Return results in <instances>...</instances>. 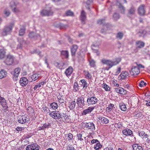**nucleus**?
<instances>
[{
  "mask_svg": "<svg viewBox=\"0 0 150 150\" xmlns=\"http://www.w3.org/2000/svg\"><path fill=\"white\" fill-rule=\"evenodd\" d=\"M144 7V5H142L139 7L138 9V13L140 15H144L145 13Z\"/></svg>",
  "mask_w": 150,
  "mask_h": 150,
  "instance_id": "obj_18",
  "label": "nucleus"
},
{
  "mask_svg": "<svg viewBox=\"0 0 150 150\" xmlns=\"http://www.w3.org/2000/svg\"><path fill=\"white\" fill-rule=\"evenodd\" d=\"M21 71V69L19 68H16L14 69L13 76V79L14 81H16L17 80L18 77Z\"/></svg>",
  "mask_w": 150,
  "mask_h": 150,
  "instance_id": "obj_10",
  "label": "nucleus"
},
{
  "mask_svg": "<svg viewBox=\"0 0 150 150\" xmlns=\"http://www.w3.org/2000/svg\"><path fill=\"white\" fill-rule=\"evenodd\" d=\"M93 0H88L86 2V4L87 6H86V7L88 9H90V8L89 6V5H90L93 2Z\"/></svg>",
  "mask_w": 150,
  "mask_h": 150,
  "instance_id": "obj_51",
  "label": "nucleus"
},
{
  "mask_svg": "<svg viewBox=\"0 0 150 150\" xmlns=\"http://www.w3.org/2000/svg\"><path fill=\"white\" fill-rule=\"evenodd\" d=\"M40 75L38 74H35L31 76L30 78L32 80L30 81L32 82V81H35L37 80L40 77Z\"/></svg>",
  "mask_w": 150,
  "mask_h": 150,
  "instance_id": "obj_29",
  "label": "nucleus"
},
{
  "mask_svg": "<svg viewBox=\"0 0 150 150\" xmlns=\"http://www.w3.org/2000/svg\"><path fill=\"white\" fill-rule=\"evenodd\" d=\"M128 75V73L126 71H123L121 73L118 78L120 80H122V79H126Z\"/></svg>",
  "mask_w": 150,
  "mask_h": 150,
  "instance_id": "obj_19",
  "label": "nucleus"
},
{
  "mask_svg": "<svg viewBox=\"0 0 150 150\" xmlns=\"http://www.w3.org/2000/svg\"><path fill=\"white\" fill-rule=\"evenodd\" d=\"M120 18V16L119 13H114L113 15V19L115 21H117V20L119 19Z\"/></svg>",
  "mask_w": 150,
  "mask_h": 150,
  "instance_id": "obj_42",
  "label": "nucleus"
},
{
  "mask_svg": "<svg viewBox=\"0 0 150 150\" xmlns=\"http://www.w3.org/2000/svg\"><path fill=\"white\" fill-rule=\"evenodd\" d=\"M13 26L14 23H10L8 25L5 26L0 32L1 35L5 36L10 34Z\"/></svg>",
  "mask_w": 150,
  "mask_h": 150,
  "instance_id": "obj_2",
  "label": "nucleus"
},
{
  "mask_svg": "<svg viewBox=\"0 0 150 150\" xmlns=\"http://www.w3.org/2000/svg\"><path fill=\"white\" fill-rule=\"evenodd\" d=\"M79 86L78 85V83L77 82H75L74 83V90L75 91H77L79 90Z\"/></svg>",
  "mask_w": 150,
  "mask_h": 150,
  "instance_id": "obj_52",
  "label": "nucleus"
},
{
  "mask_svg": "<svg viewBox=\"0 0 150 150\" xmlns=\"http://www.w3.org/2000/svg\"><path fill=\"white\" fill-rule=\"evenodd\" d=\"M121 58H116L113 60L103 59L101 60V62L103 64H106L109 67V68H110L118 64L121 61Z\"/></svg>",
  "mask_w": 150,
  "mask_h": 150,
  "instance_id": "obj_1",
  "label": "nucleus"
},
{
  "mask_svg": "<svg viewBox=\"0 0 150 150\" xmlns=\"http://www.w3.org/2000/svg\"><path fill=\"white\" fill-rule=\"evenodd\" d=\"M121 69L120 67L118 68L117 69V71L116 72L115 75H117L120 72Z\"/></svg>",
  "mask_w": 150,
  "mask_h": 150,
  "instance_id": "obj_60",
  "label": "nucleus"
},
{
  "mask_svg": "<svg viewBox=\"0 0 150 150\" xmlns=\"http://www.w3.org/2000/svg\"><path fill=\"white\" fill-rule=\"evenodd\" d=\"M25 26L23 25L22 28H21L19 31V35L20 36L23 35L25 33Z\"/></svg>",
  "mask_w": 150,
  "mask_h": 150,
  "instance_id": "obj_32",
  "label": "nucleus"
},
{
  "mask_svg": "<svg viewBox=\"0 0 150 150\" xmlns=\"http://www.w3.org/2000/svg\"><path fill=\"white\" fill-rule=\"evenodd\" d=\"M49 115L55 119L62 118V113L60 112L59 111L55 110L50 112Z\"/></svg>",
  "mask_w": 150,
  "mask_h": 150,
  "instance_id": "obj_4",
  "label": "nucleus"
},
{
  "mask_svg": "<svg viewBox=\"0 0 150 150\" xmlns=\"http://www.w3.org/2000/svg\"><path fill=\"white\" fill-rule=\"evenodd\" d=\"M50 106L51 108H52L53 109L56 110L57 108L58 105L57 103L53 102L50 104Z\"/></svg>",
  "mask_w": 150,
  "mask_h": 150,
  "instance_id": "obj_40",
  "label": "nucleus"
},
{
  "mask_svg": "<svg viewBox=\"0 0 150 150\" xmlns=\"http://www.w3.org/2000/svg\"><path fill=\"white\" fill-rule=\"evenodd\" d=\"M84 127L87 128V130L93 132L95 130V127L94 124L93 122H88L85 123Z\"/></svg>",
  "mask_w": 150,
  "mask_h": 150,
  "instance_id": "obj_6",
  "label": "nucleus"
},
{
  "mask_svg": "<svg viewBox=\"0 0 150 150\" xmlns=\"http://www.w3.org/2000/svg\"><path fill=\"white\" fill-rule=\"evenodd\" d=\"M13 11L15 13H18L20 12V9L18 8L15 7L12 9Z\"/></svg>",
  "mask_w": 150,
  "mask_h": 150,
  "instance_id": "obj_55",
  "label": "nucleus"
},
{
  "mask_svg": "<svg viewBox=\"0 0 150 150\" xmlns=\"http://www.w3.org/2000/svg\"><path fill=\"white\" fill-rule=\"evenodd\" d=\"M29 120V118L27 116L25 117L23 116H21L18 120V122L19 123L24 124L26 122H28Z\"/></svg>",
  "mask_w": 150,
  "mask_h": 150,
  "instance_id": "obj_11",
  "label": "nucleus"
},
{
  "mask_svg": "<svg viewBox=\"0 0 150 150\" xmlns=\"http://www.w3.org/2000/svg\"><path fill=\"white\" fill-rule=\"evenodd\" d=\"M62 117H63L65 120L69 119V116L63 113H62Z\"/></svg>",
  "mask_w": 150,
  "mask_h": 150,
  "instance_id": "obj_59",
  "label": "nucleus"
},
{
  "mask_svg": "<svg viewBox=\"0 0 150 150\" xmlns=\"http://www.w3.org/2000/svg\"><path fill=\"white\" fill-rule=\"evenodd\" d=\"M122 133L125 135H130L133 136L132 131L128 128H126L122 131Z\"/></svg>",
  "mask_w": 150,
  "mask_h": 150,
  "instance_id": "obj_16",
  "label": "nucleus"
},
{
  "mask_svg": "<svg viewBox=\"0 0 150 150\" xmlns=\"http://www.w3.org/2000/svg\"><path fill=\"white\" fill-rule=\"evenodd\" d=\"M73 71V69L72 67H69L66 70L65 73L67 76H70Z\"/></svg>",
  "mask_w": 150,
  "mask_h": 150,
  "instance_id": "obj_24",
  "label": "nucleus"
},
{
  "mask_svg": "<svg viewBox=\"0 0 150 150\" xmlns=\"http://www.w3.org/2000/svg\"><path fill=\"white\" fill-rule=\"evenodd\" d=\"M7 72L4 70H2L0 71V79H2L6 76Z\"/></svg>",
  "mask_w": 150,
  "mask_h": 150,
  "instance_id": "obj_34",
  "label": "nucleus"
},
{
  "mask_svg": "<svg viewBox=\"0 0 150 150\" xmlns=\"http://www.w3.org/2000/svg\"><path fill=\"white\" fill-rule=\"evenodd\" d=\"M5 55V52L4 50H1L0 52V58L3 59Z\"/></svg>",
  "mask_w": 150,
  "mask_h": 150,
  "instance_id": "obj_47",
  "label": "nucleus"
},
{
  "mask_svg": "<svg viewBox=\"0 0 150 150\" xmlns=\"http://www.w3.org/2000/svg\"><path fill=\"white\" fill-rule=\"evenodd\" d=\"M122 126L123 125H122L121 122H119L117 124V127L120 129H122V127H124Z\"/></svg>",
  "mask_w": 150,
  "mask_h": 150,
  "instance_id": "obj_58",
  "label": "nucleus"
},
{
  "mask_svg": "<svg viewBox=\"0 0 150 150\" xmlns=\"http://www.w3.org/2000/svg\"><path fill=\"white\" fill-rule=\"evenodd\" d=\"M102 145L98 141V142L96 144V145H94V148L96 150H99L102 147Z\"/></svg>",
  "mask_w": 150,
  "mask_h": 150,
  "instance_id": "obj_39",
  "label": "nucleus"
},
{
  "mask_svg": "<svg viewBox=\"0 0 150 150\" xmlns=\"http://www.w3.org/2000/svg\"><path fill=\"white\" fill-rule=\"evenodd\" d=\"M58 99L59 100V103L62 105L64 104V102L65 101L64 99L61 98H58Z\"/></svg>",
  "mask_w": 150,
  "mask_h": 150,
  "instance_id": "obj_50",
  "label": "nucleus"
},
{
  "mask_svg": "<svg viewBox=\"0 0 150 150\" xmlns=\"http://www.w3.org/2000/svg\"><path fill=\"white\" fill-rule=\"evenodd\" d=\"M139 135L140 137H143V136H145V138H147V135L146 134H145V133L144 131H141L139 132Z\"/></svg>",
  "mask_w": 150,
  "mask_h": 150,
  "instance_id": "obj_54",
  "label": "nucleus"
},
{
  "mask_svg": "<svg viewBox=\"0 0 150 150\" xmlns=\"http://www.w3.org/2000/svg\"><path fill=\"white\" fill-rule=\"evenodd\" d=\"M65 15L67 16H74V13L71 10H69L66 11L65 12Z\"/></svg>",
  "mask_w": 150,
  "mask_h": 150,
  "instance_id": "obj_45",
  "label": "nucleus"
},
{
  "mask_svg": "<svg viewBox=\"0 0 150 150\" xmlns=\"http://www.w3.org/2000/svg\"><path fill=\"white\" fill-rule=\"evenodd\" d=\"M68 138L69 140H71L73 138V135L71 133H69L68 134Z\"/></svg>",
  "mask_w": 150,
  "mask_h": 150,
  "instance_id": "obj_63",
  "label": "nucleus"
},
{
  "mask_svg": "<svg viewBox=\"0 0 150 150\" xmlns=\"http://www.w3.org/2000/svg\"><path fill=\"white\" fill-rule=\"evenodd\" d=\"M29 37L31 38H34V39H36L37 38L40 37L39 35L38 34H36L34 32H31L29 34Z\"/></svg>",
  "mask_w": 150,
  "mask_h": 150,
  "instance_id": "obj_26",
  "label": "nucleus"
},
{
  "mask_svg": "<svg viewBox=\"0 0 150 150\" xmlns=\"http://www.w3.org/2000/svg\"><path fill=\"white\" fill-rule=\"evenodd\" d=\"M4 13L5 15L8 16L10 14V12L9 11L5 10L4 11Z\"/></svg>",
  "mask_w": 150,
  "mask_h": 150,
  "instance_id": "obj_61",
  "label": "nucleus"
},
{
  "mask_svg": "<svg viewBox=\"0 0 150 150\" xmlns=\"http://www.w3.org/2000/svg\"><path fill=\"white\" fill-rule=\"evenodd\" d=\"M13 60L14 59L13 56L8 55L6 60L4 61V62L7 65H10L13 63Z\"/></svg>",
  "mask_w": 150,
  "mask_h": 150,
  "instance_id": "obj_9",
  "label": "nucleus"
},
{
  "mask_svg": "<svg viewBox=\"0 0 150 150\" xmlns=\"http://www.w3.org/2000/svg\"><path fill=\"white\" fill-rule=\"evenodd\" d=\"M41 87V86L40 84L39 83L37 85H35L34 87V90H36L37 89L38 90L39 88Z\"/></svg>",
  "mask_w": 150,
  "mask_h": 150,
  "instance_id": "obj_57",
  "label": "nucleus"
},
{
  "mask_svg": "<svg viewBox=\"0 0 150 150\" xmlns=\"http://www.w3.org/2000/svg\"><path fill=\"white\" fill-rule=\"evenodd\" d=\"M61 55L63 56L66 58H68L69 53L68 50H62L61 51Z\"/></svg>",
  "mask_w": 150,
  "mask_h": 150,
  "instance_id": "obj_33",
  "label": "nucleus"
},
{
  "mask_svg": "<svg viewBox=\"0 0 150 150\" xmlns=\"http://www.w3.org/2000/svg\"><path fill=\"white\" fill-rule=\"evenodd\" d=\"M65 64L63 62L59 63L58 62H56L54 64V65L57 68L60 69H64L63 67L64 65Z\"/></svg>",
  "mask_w": 150,
  "mask_h": 150,
  "instance_id": "obj_27",
  "label": "nucleus"
},
{
  "mask_svg": "<svg viewBox=\"0 0 150 150\" xmlns=\"http://www.w3.org/2000/svg\"><path fill=\"white\" fill-rule=\"evenodd\" d=\"M94 109L93 107H88L87 109L84 110L82 112L83 115H85L88 113H90Z\"/></svg>",
  "mask_w": 150,
  "mask_h": 150,
  "instance_id": "obj_22",
  "label": "nucleus"
},
{
  "mask_svg": "<svg viewBox=\"0 0 150 150\" xmlns=\"http://www.w3.org/2000/svg\"><path fill=\"white\" fill-rule=\"evenodd\" d=\"M27 112L29 114L32 112H34V110L32 107L31 106H29L28 108H27Z\"/></svg>",
  "mask_w": 150,
  "mask_h": 150,
  "instance_id": "obj_49",
  "label": "nucleus"
},
{
  "mask_svg": "<svg viewBox=\"0 0 150 150\" xmlns=\"http://www.w3.org/2000/svg\"><path fill=\"white\" fill-rule=\"evenodd\" d=\"M116 92L121 94L125 95L127 93V91L124 89L123 88L120 87H119L115 89Z\"/></svg>",
  "mask_w": 150,
  "mask_h": 150,
  "instance_id": "obj_21",
  "label": "nucleus"
},
{
  "mask_svg": "<svg viewBox=\"0 0 150 150\" xmlns=\"http://www.w3.org/2000/svg\"><path fill=\"white\" fill-rule=\"evenodd\" d=\"M105 20L104 19H99L97 21V23L99 25L102 24L104 25H105Z\"/></svg>",
  "mask_w": 150,
  "mask_h": 150,
  "instance_id": "obj_44",
  "label": "nucleus"
},
{
  "mask_svg": "<svg viewBox=\"0 0 150 150\" xmlns=\"http://www.w3.org/2000/svg\"><path fill=\"white\" fill-rule=\"evenodd\" d=\"M39 146L37 144H31L27 146L26 150H39Z\"/></svg>",
  "mask_w": 150,
  "mask_h": 150,
  "instance_id": "obj_7",
  "label": "nucleus"
},
{
  "mask_svg": "<svg viewBox=\"0 0 150 150\" xmlns=\"http://www.w3.org/2000/svg\"><path fill=\"white\" fill-rule=\"evenodd\" d=\"M28 80L25 77H22L19 81V83L23 86H25L28 84Z\"/></svg>",
  "mask_w": 150,
  "mask_h": 150,
  "instance_id": "obj_17",
  "label": "nucleus"
},
{
  "mask_svg": "<svg viewBox=\"0 0 150 150\" xmlns=\"http://www.w3.org/2000/svg\"><path fill=\"white\" fill-rule=\"evenodd\" d=\"M18 4V3L16 1H11L10 4V6L12 9L16 7L17 5Z\"/></svg>",
  "mask_w": 150,
  "mask_h": 150,
  "instance_id": "obj_35",
  "label": "nucleus"
},
{
  "mask_svg": "<svg viewBox=\"0 0 150 150\" xmlns=\"http://www.w3.org/2000/svg\"><path fill=\"white\" fill-rule=\"evenodd\" d=\"M144 45V43L141 40L137 41L136 43V45L137 48H141L143 47Z\"/></svg>",
  "mask_w": 150,
  "mask_h": 150,
  "instance_id": "obj_23",
  "label": "nucleus"
},
{
  "mask_svg": "<svg viewBox=\"0 0 150 150\" xmlns=\"http://www.w3.org/2000/svg\"><path fill=\"white\" fill-rule=\"evenodd\" d=\"M92 49L93 50V52L97 53L98 55V49L99 48V46L98 45L93 44L91 46Z\"/></svg>",
  "mask_w": 150,
  "mask_h": 150,
  "instance_id": "obj_25",
  "label": "nucleus"
},
{
  "mask_svg": "<svg viewBox=\"0 0 150 150\" xmlns=\"http://www.w3.org/2000/svg\"><path fill=\"white\" fill-rule=\"evenodd\" d=\"M135 12V9L134 7H132L128 11L127 16L129 17H131L134 15Z\"/></svg>",
  "mask_w": 150,
  "mask_h": 150,
  "instance_id": "obj_20",
  "label": "nucleus"
},
{
  "mask_svg": "<svg viewBox=\"0 0 150 150\" xmlns=\"http://www.w3.org/2000/svg\"><path fill=\"white\" fill-rule=\"evenodd\" d=\"M98 100L95 97L92 96L88 98L87 102L89 105H93L96 104L98 102Z\"/></svg>",
  "mask_w": 150,
  "mask_h": 150,
  "instance_id": "obj_5",
  "label": "nucleus"
},
{
  "mask_svg": "<svg viewBox=\"0 0 150 150\" xmlns=\"http://www.w3.org/2000/svg\"><path fill=\"white\" fill-rule=\"evenodd\" d=\"M75 105L76 102L75 101H72L71 103L69 108L71 110H73L75 108Z\"/></svg>",
  "mask_w": 150,
  "mask_h": 150,
  "instance_id": "obj_46",
  "label": "nucleus"
},
{
  "mask_svg": "<svg viewBox=\"0 0 150 150\" xmlns=\"http://www.w3.org/2000/svg\"><path fill=\"white\" fill-rule=\"evenodd\" d=\"M90 66L91 67H94L95 65V62L93 59L90 60L89 61Z\"/></svg>",
  "mask_w": 150,
  "mask_h": 150,
  "instance_id": "obj_48",
  "label": "nucleus"
},
{
  "mask_svg": "<svg viewBox=\"0 0 150 150\" xmlns=\"http://www.w3.org/2000/svg\"><path fill=\"white\" fill-rule=\"evenodd\" d=\"M81 82L82 83L81 85L83 86V88L86 89L88 86V84L86 81L84 79H82L81 80Z\"/></svg>",
  "mask_w": 150,
  "mask_h": 150,
  "instance_id": "obj_36",
  "label": "nucleus"
},
{
  "mask_svg": "<svg viewBox=\"0 0 150 150\" xmlns=\"http://www.w3.org/2000/svg\"><path fill=\"white\" fill-rule=\"evenodd\" d=\"M78 48V46L76 45H73L71 48V55L73 56L75 55L76 52Z\"/></svg>",
  "mask_w": 150,
  "mask_h": 150,
  "instance_id": "obj_13",
  "label": "nucleus"
},
{
  "mask_svg": "<svg viewBox=\"0 0 150 150\" xmlns=\"http://www.w3.org/2000/svg\"><path fill=\"white\" fill-rule=\"evenodd\" d=\"M3 107L4 108V111H8V107L6 106V105H2Z\"/></svg>",
  "mask_w": 150,
  "mask_h": 150,
  "instance_id": "obj_62",
  "label": "nucleus"
},
{
  "mask_svg": "<svg viewBox=\"0 0 150 150\" xmlns=\"http://www.w3.org/2000/svg\"><path fill=\"white\" fill-rule=\"evenodd\" d=\"M103 88L106 91H109L110 90V88L105 83H103Z\"/></svg>",
  "mask_w": 150,
  "mask_h": 150,
  "instance_id": "obj_53",
  "label": "nucleus"
},
{
  "mask_svg": "<svg viewBox=\"0 0 150 150\" xmlns=\"http://www.w3.org/2000/svg\"><path fill=\"white\" fill-rule=\"evenodd\" d=\"M124 35L123 33L121 32H118L116 35V38L119 40H121L122 38Z\"/></svg>",
  "mask_w": 150,
  "mask_h": 150,
  "instance_id": "obj_43",
  "label": "nucleus"
},
{
  "mask_svg": "<svg viewBox=\"0 0 150 150\" xmlns=\"http://www.w3.org/2000/svg\"><path fill=\"white\" fill-rule=\"evenodd\" d=\"M114 106V104H110L109 105L108 107L107 108H108V110L110 111V110L112 109Z\"/></svg>",
  "mask_w": 150,
  "mask_h": 150,
  "instance_id": "obj_56",
  "label": "nucleus"
},
{
  "mask_svg": "<svg viewBox=\"0 0 150 150\" xmlns=\"http://www.w3.org/2000/svg\"><path fill=\"white\" fill-rule=\"evenodd\" d=\"M7 103L4 97H1L0 95V104L1 105H6Z\"/></svg>",
  "mask_w": 150,
  "mask_h": 150,
  "instance_id": "obj_31",
  "label": "nucleus"
},
{
  "mask_svg": "<svg viewBox=\"0 0 150 150\" xmlns=\"http://www.w3.org/2000/svg\"><path fill=\"white\" fill-rule=\"evenodd\" d=\"M134 150H143L142 147L137 144H134L133 146Z\"/></svg>",
  "mask_w": 150,
  "mask_h": 150,
  "instance_id": "obj_38",
  "label": "nucleus"
},
{
  "mask_svg": "<svg viewBox=\"0 0 150 150\" xmlns=\"http://www.w3.org/2000/svg\"><path fill=\"white\" fill-rule=\"evenodd\" d=\"M83 72L84 73V75L86 78L88 79H91L92 76L88 71L84 70Z\"/></svg>",
  "mask_w": 150,
  "mask_h": 150,
  "instance_id": "obj_28",
  "label": "nucleus"
},
{
  "mask_svg": "<svg viewBox=\"0 0 150 150\" xmlns=\"http://www.w3.org/2000/svg\"><path fill=\"white\" fill-rule=\"evenodd\" d=\"M86 18V13L84 10H82L80 16V20H81L82 24H85Z\"/></svg>",
  "mask_w": 150,
  "mask_h": 150,
  "instance_id": "obj_12",
  "label": "nucleus"
},
{
  "mask_svg": "<svg viewBox=\"0 0 150 150\" xmlns=\"http://www.w3.org/2000/svg\"><path fill=\"white\" fill-rule=\"evenodd\" d=\"M76 103L78 105L82 106L85 105L84 98L83 96L78 97L76 100Z\"/></svg>",
  "mask_w": 150,
  "mask_h": 150,
  "instance_id": "obj_15",
  "label": "nucleus"
},
{
  "mask_svg": "<svg viewBox=\"0 0 150 150\" xmlns=\"http://www.w3.org/2000/svg\"><path fill=\"white\" fill-rule=\"evenodd\" d=\"M42 16H51L53 15V12L51 10H43L40 12Z\"/></svg>",
  "mask_w": 150,
  "mask_h": 150,
  "instance_id": "obj_8",
  "label": "nucleus"
},
{
  "mask_svg": "<svg viewBox=\"0 0 150 150\" xmlns=\"http://www.w3.org/2000/svg\"><path fill=\"white\" fill-rule=\"evenodd\" d=\"M119 106L122 111H125L127 109L126 106L124 103H121L119 104Z\"/></svg>",
  "mask_w": 150,
  "mask_h": 150,
  "instance_id": "obj_41",
  "label": "nucleus"
},
{
  "mask_svg": "<svg viewBox=\"0 0 150 150\" xmlns=\"http://www.w3.org/2000/svg\"><path fill=\"white\" fill-rule=\"evenodd\" d=\"M139 72L140 71L139 68L136 67H133L130 71V73L132 75H137Z\"/></svg>",
  "mask_w": 150,
  "mask_h": 150,
  "instance_id": "obj_14",
  "label": "nucleus"
},
{
  "mask_svg": "<svg viewBox=\"0 0 150 150\" xmlns=\"http://www.w3.org/2000/svg\"><path fill=\"white\" fill-rule=\"evenodd\" d=\"M98 118L99 120L101 121V122L103 123L106 124L108 123L109 122V120L105 117H100Z\"/></svg>",
  "mask_w": 150,
  "mask_h": 150,
  "instance_id": "obj_30",
  "label": "nucleus"
},
{
  "mask_svg": "<svg viewBox=\"0 0 150 150\" xmlns=\"http://www.w3.org/2000/svg\"><path fill=\"white\" fill-rule=\"evenodd\" d=\"M146 32L144 30H141L139 31L137 34L139 37H144L146 34Z\"/></svg>",
  "mask_w": 150,
  "mask_h": 150,
  "instance_id": "obj_37",
  "label": "nucleus"
},
{
  "mask_svg": "<svg viewBox=\"0 0 150 150\" xmlns=\"http://www.w3.org/2000/svg\"><path fill=\"white\" fill-rule=\"evenodd\" d=\"M121 3H126L127 1L126 0H120L119 1H117L116 3V5L118 7V10L120 13L121 14H124L125 13V8L122 5Z\"/></svg>",
  "mask_w": 150,
  "mask_h": 150,
  "instance_id": "obj_3",
  "label": "nucleus"
},
{
  "mask_svg": "<svg viewBox=\"0 0 150 150\" xmlns=\"http://www.w3.org/2000/svg\"><path fill=\"white\" fill-rule=\"evenodd\" d=\"M82 135L81 134H79L77 135V136L78 137V139L79 140H80L81 141L83 140L81 137H82Z\"/></svg>",
  "mask_w": 150,
  "mask_h": 150,
  "instance_id": "obj_64",
  "label": "nucleus"
}]
</instances>
